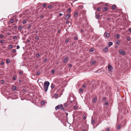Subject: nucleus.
<instances>
[{
  "instance_id": "f257e3e1",
  "label": "nucleus",
  "mask_w": 131,
  "mask_h": 131,
  "mask_svg": "<svg viewBox=\"0 0 131 131\" xmlns=\"http://www.w3.org/2000/svg\"><path fill=\"white\" fill-rule=\"evenodd\" d=\"M49 84L50 83L48 81H45L44 83V90L45 92H47Z\"/></svg>"
},
{
  "instance_id": "f03ea898",
  "label": "nucleus",
  "mask_w": 131,
  "mask_h": 131,
  "mask_svg": "<svg viewBox=\"0 0 131 131\" xmlns=\"http://www.w3.org/2000/svg\"><path fill=\"white\" fill-rule=\"evenodd\" d=\"M119 54H122L125 55L126 54L125 52L124 51L122 50H120L119 51Z\"/></svg>"
},
{
  "instance_id": "7ed1b4c3",
  "label": "nucleus",
  "mask_w": 131,
  "mask_h": 131,
  "mask_svg": "<svg viewBox=\"0 0 131 131\" xmlns=\"http://www.w3.org/2000/svg\"><path fill=\"white\" fill-rule=\"evenodd\" d=\"M113 67L110 64L108 65V70L110 71H112L113 69Z\"/></svg>"
},
{
  "instance_id": "20e7f679",
  "label": "nucleus",
  "mask_w": 131,
  "mask_h": 131,
  "mask_svg": "<svg viewBox=\"0 0 131 131\" xmlns=\"http://www.w3.org/2000/svg\"><path fill=\"white\" fill-rule=\"evenodd\" d=\"M68 58L67 57H65L64 59L63 60V62L64 63H66L67 62L68 60Z\"/></svg>"
},
{
  "instance_id": "39448f33",
  "label": "nucleus",
  "mask_w": 131,
  "mask_h": 131,
  "mask_svg": "<svg viewBox=\"0 0 131 131\" xmlns=\"http://www.w3.org/2000/svg\"><path fill=\"white\" fill-rule=\"evenodd\" d=\"M70 14H67L66 15L65 17L64 18V19H68L70 17Z\"/></svg>"
},
{
  "instance_id": "423d86ee",
  "label": "nucleus",
  "mask_w": 131,
  "mask_h": 131,
  "mask_svg": "<svg viewBox=\"0 0 131 131\" xmlns=\"http://www.w3.org/2000/svg\"><path fill=\"white\" fill-rule=\"evenodd\" d=\"M95 120L94 119L92 118L91 121V123L93 125V126H94V124L95 123Z\"/></svg>"
},
{
  "instance_id": "0eeeda50",
  "label": "nucleus",
  "mask_w": 131,
  "mask_h": 131,
  "mask_svg": "<svg viewBox=\"0 0 131 131\" xmlns=\"http://www.w3.org/2000/svg\"><path fill=\"white\" fill-rule=\"evenodd\" d=\"M104 35L105 36L108 37H109L110 36V34L108 33L107 32H106L105 33Z\"/></svg>"
},
{
  "instance_id": "6e6552de",
  "label": "nucleus",
  "mask_w": 131,
  "mask_h": 131,
  "mask_svg": "<svg viewBox=\"0 0 131 131\" xmlns=\"http://www.w3.org/2000/svg\"><path fill=\"white\" fill-rule=\"evenodd\" d=\"M58 106H59V109H61L62 110H64L62 104L59 105Z\"/></svg>"
},
{
  "instance_id": "1a4fd4ad",
  "label": "nucleus",
  "mask_w": 131,
  "mask_h": 131,
  "mask_svg": "<svg viewBox=\"0 0 131 131\" xmlns=\"http://www.w3.org/2000/svg\"><path fill=\"white\" fill-rule=\"evenodd\" d=\"M23 28V27L21 26H20L18 27V30L19 31H20Z\"/></svg>"
},
{
  "instance_id": "9d476101",
  "label": "nucleus",
  "mask_w": 131,
  "mask_h": 131,
  "mask_svg": "<svg viewBox=\"0 0 131 131\" xmlns=\"http://www.w3.org/2000/svg\"><path fill=\"white\" fill-rule=\"evenodd\" d=\"M113 43L112 42H109L108 43V47H110L111 46L113 45Z\"/></svg>"
},
{
  "instance_id": "9b49d317",
  "label": "nucleus",
  "mask_w": 131,
  "mask_h": 131,
  "mask_svg": "<svg viewBox=\"0 0 131 131\" xmlns=\"http://www.w3.org/2000/svg\"><path fill=\"white\" fill-rule=\"evenodd\" d=\"M108 50V49L107 48H105L103 49V51H104L106 52Z\"/></svg>"
},
{
  "instance_id": "f8f14e48",
  "label": "nucleus",
  "mask_w": 131,
  "mask_h": 131,
  "mask_svg": "<svg viewBox=\"0 0 131 131\" xmlns=\"http://www.w3.org/2000/svg\"><path fill=\"white\" fill-rule=\"evenodd\" d=\"M97 98L96 97H95L93 100L92 101L94 102H95L97 101Z\"/></svg>"
},
{
  "instance_id": "ddd939ff",
  "label": "nucleus",
  "mask_w": 131,
  "mask_h": 131,
  "mask_svg": "<svg viewBox=\"0 0 131 131\" xmlns=\"http://www.w3.org/2000/svg\"><path fill=\"white\" fill-rule=\"evenodd\" d=\"M94 48H91L89 50V52H93L94 50Z\"/></svg>"
},
{
  "instance_id": "4468645a",
  "label": "nucleus",
  "mask_w": 131,
  "mask_h": 131,
  "mask_svg": "<svg viewBox=\"0 0 131 131\" xmlns=\"http://www.w3.org/2000/svg\"><path fill=\"white\" fill-rule=\"evenodd\" d=\"M96 14V16H95V18L96 19H98V18H99V17H100V15L99 14H98L97 15H96V13H95Z\"/></svg>"
},
{
  "instance_id": "2eb2a0df",
  "label": "nucleus",
  "mask_w": 131,
  "mask_h": 131,
  "mask_svg": "<svg viewBox=\"0 0 131 131\" xmlns=\"http://www.w3.org/2000/svg\"><path fill=\"white\" fill-rule=\"evenodd\" d=\"M6 62L7 63H9L10 62V61L9 59H7L6 60Z\"/></svg>"
},
{
  "instance_id": "dca6fc26",
  "label": "nucleus",
  "mask_w": 131,
  "mask_h": 131,
  "mask_svg": "<svg viewBox=\"0 0 131 131\" xmlns=\"http://www.w3.org/2000/svg\"><path fill=\"white\" fill-rule=\"evenodd\" d=\"M16 89V86H14L12 87V89L13 90H15Z\"/></svg>"
},
{
  "instance_id": "f3484780",
  "label": "nucleus",
  "mask_w": 131,
  "mask_h": 131,
  "mask_svg": "<svg viewBox=\"0 0 131 131\" xmlns=\"http://www.w3.org/2000/svg\"><path fill=\"white\" fill-rule=\"evenodd\" d=\"M74 16L75 17H77L78 16L77 13V12H75L74 14Z\"/></svg>"
},
{
  "instance_id": "a211bd4d",
  "label": "nucleus",
  "mask_w": 131,
  "mask_h": 131,
  "mask_svg": "<svg viewBox=\"0 0 131 131\" xmlns=\"http://www.w3.org/2000/svg\"><path fill=\"white\" fill-rule=\"evenodd\" d=\"M55 85L53 83H52L51 84V88L52 89H53V88L54 87Z\"/></svg>"
},
{
  "instance_id": "6ab92c4d",
  "label": "nucleus",
  "mask_w": 131,
  "mask_h": 131,
  "mask_svg": "<svg viewBox=\"0 0 131 131\" xmlns=\"http://www.w3.org/2000/svg\"><path fill=\"white\" fill-rule=\"evenodd\" d=\"M68 104H69L67 102V103H65L64 104V106L65 107H67L68 105Z\"/></svg>"
},
{
  "instance_id": "aec40b11",
  "label": "nucleus",
  "mask_w": 131,
  "mask_h": 131,
  "mask_svg": "<svg viewBox=\"0 0 131 131\" xmlns=\"http://www.w3.org/2000/svg\"><path fill=\"white\" fill-rule=\"evenodd\" d=\"M115 36L117 39H118L119 38L120 36L119 34H117Z\"/></svg>"
},
{
  "instance_id": "412c9836",
  "label": "nucleus",
  "mask_w": 131,
  "mask_h": 131,
  "mask_svg": "<svg viewBox=\"0 0 131 131\" xmlns=\"http://www.w3.org/2000/svg\"><path fill=\"white\" fill-rule=\"evenodd\" d=\"M108 9L107 7H105L103 8V10L105 11H106Z\"/></svg>"
},
{
  "instance_id": "4be33fe9",
  "label": "nucleus",
  "mask_w": 131,
  "mask_h": 131,
  "mask_svg": "<svg viewBox=\"0 0 131 131\" xmlns=\"http://www.w3.org/2000/svg\"><path fill=\"white\" fill-rule=\"evenodd\" d=\"M121 126L120 125H118L117 127V129L118 130H119L120 129Z\"/></svg>"
},
{
  "instance_id": "5701e85b",
  "label": "nucleus",
  "mask_w": 131,
  "mask_h": 131,
  "mask_svg": "<svg viewBox=\"0 0 131 131\" xmlns=\"http://www.w3.org/2000/svg\"><path fill=\"white\" fill-rule=\"evenodd\" d=\"M13 46L12 45H9L8 46V47H9V48L10 49H11V48H13Z\"/></svg>"
},
{
  "instance_id": "b1692460",
  "label": "nucleus",
  "mask_w": 131,
  "mask_h": 131,
  "mask_svg": "<svg viewBox=\"0 0 131 131\" xmlns=\"http://www.w3.org/2000/svg\"><path fill=\"white\" fill-rule=\"evenodd\" d=\"M59 109V106L58 105L57 106L55 107V110H57L58 109Z\"/></svg>"
},
{
  "instance_id": "393cba45",
  "label": "nucleus",
  "mask_w": 131,
  "mask_h": 131,
  "mask_svg": "<svg viewBox=\"0 0 131 131\" xmlns=\"http://www.w3.org/2000/svg\"><path fill=\"white\" fill-rule=\"evenodd\" d=\"M95 62L96 61H93L91 62V63L92 65H93L95 63Z\"/></svg>"
},
{
  "instance_id": "a878e982",
  "label": "nucleus",
  "mask_w": 131,
  "mask_h": 131,
  "mask_svg": "<svg viewBox=\"0 0 131 131\" xmlns=\"http://www.w3.org/2000/svg\"><path fill=\"white\" fill-rule=\"evenodd\" d=\"M116 43L117 44L119 45L120 44V41L119 40H117L116 41Z\"/></svg>"
},
{
  "instance_id": "bb28decb",
  "label": "nucleus",
  "mask_w": 131,
  "mask_h": 131,
  "mask_svg": "<svg viewBox=\"0 0 131 131\" xmlns=\"http://www.w3.org/2000/svg\"><path fill=\"white\" fill-rule=\"evenodd\" d=\"M116 8V6L115 5H113L112 6V8L113 9H115Z\"/></svg>"
},
{
  "instance_id": "cd10ccee",
  "label": "nucleus",
  "mask_w": 131,
  "mask_h": 131,
  "mask_svg": "<svg viewBox=\"0 0 131 131\" xmlns=\"http://www.w3.org/2000/svg\"><path fill=\"white\" fill-rule=\"evenodd\" d=\"M40 72L39 71H38L36 75V76L39 75H40Z\"/></svg>"
},
{
  "instance_id": "c85d7f7f",
  "label": "nucleus",
  "mask_w": 131,
  "mask_h": 131,
  "mask_svg": "<svg viewBox=\"0 0 131 131\" xmlns=\"http://www.w3.org/2000/svg\"><path fill=\"white\" fill-rule=\"evenodd\" d=\"M55 72V70L54 69H52L51 71V73L53 74Z\"/></svg>"
},
{
  "instance_id": "c756f323",
  "label": "nucleus",
  "mask_w": 131,
  "mask_h": 131,
  "mask_svg": "<svg viewBox=\"0 0 131 131\" xmlns=\"http://www.w3.org/2000/svg\"><path fill=\"white\" fill-rule=\"evenodd\" d=\"M27 20H24L23 21V22L22 23L23 24H26L27 22Z\"/></svg>"
},
{
  "instance_id": "7c9ffc66",
  "label": "nucleus",
  "mask_w": 131,
  "mask_h": 131,
  "mask_svg": "<svg viewBox=\"0 0 131 131\" xmlns=\"http://www.w3.org/2000/svg\"><path fill=\"white\" fill-rule=\"evenodd\" d=\"M45 102L44 101H42L41 102V104L42 105H43L44 104H45Z\"/></svg>"
},
{
  "instance_id": "2f4dec72",
  "label": "nucleus",
  "mask_w": 131,
  "mask_h": 131,
  "mask_svg": "<svg viewBox=\"0 0 131 131\" xmlns=\"http://www.w3.org/2000/svg\"><path fill=\"white\" fill-rule=\"evenodd\" d=\"M16 52V50L15 49H13L12 51V52L13 53H15Z\"/></svg>"
},
{
  "instance_id": "473e14b6",
  "label": "nucleus",
  "mask_w": 131,
  "mask_h": 131,
  "mask_svg": "<svg viewBox=\"0 0 131 131\" xmlns=\"http://www.w3.org/2000/svg\"><path fill=\"white\" fill-rule=\"evenodd\" d=\"M52 7V6L51 5H49L48 6V8L49 9H51Z\"/></svg>"
},
{
  "instance_id": "72a5a7b5",
  "label": "nucleus",
  "mask_w": 131,
  "mask_h": 131,
  "mask_svg": "<svg viewBox=\"0 0 131 131\" xmlns=\"http://www.w3.org/2000/svg\"><path fill=\"white\" fill-rule=\"evenodd\" d=\"M69 41V40L68 39H66L65 40V43H67Z\"/></svg>"
},
{
  "instance_id": "f704fd0d",
  "label": "nucleus",
  "mask_w": 131,
  "mask_h": 131,
  "mask_svg": "<svg viewBox=\"0 0 131 131\" xmlns=\"http://www.w3.org/2000/svg\"><path fill=\"white\" fill-rule=\"evenodd\" d=\"M17 38V36H14L13 37V38L14 39H16Z\"/></svg>"
},
{
  "instance_id": "c9c22d12",
  "label": "nucleus",
  "mask_w": 131,
  "mask_h": 131,
  "mask_svg": "<svg viewBox=\"0 0 131 131\" xmlns=\"http://www.w3.org/2000/svg\"><path fill=\"white\" fill-rule=\"evenodd\" d=\"M42 6H43L45 8V7H46V6H47V5H46V4H43Z\"/></svg>"
},
{
  "instance_id": "e433bc0d",
  "label": "nucleus",
  "mask_w": 131,
  "mask_h": 131,
  "mask_svg": "<svg viewBox=\"0 0 131 131\" xmlns=\"http://www.w3.org/2000/svg\"><path fill=\"white\" fill-rule=\"evenodd\" d=\"M14 20L13 19H12L11 20H10V22L11 23H14Z\"/></svg>"
},
{
  "instance_id": "4c0bfd02",
  "label": "nucleus",
  "mask_w": 131,
  "mask_h": 131,
  "mask_svg": "<svg viewBox=\"0 0 131 131\" xmlns=\"http://www.w3.org/2000/svg\"><path fill=\"white\" fill-rule=\"evenodd\" d=\"M35 39L37 40H39V37L38 36H36Z\"/></svg>"
},
{
  "instance_id": "58836bf2",
  "label": "nucleus",
  "mask_w": 131,
  "mask_h": 131,
  "mask_svg": "<svg viewBox=\"0 0 131 131\" xmlns=\"http://www.w3.org/2000/svg\"><path fill=\"white\" fill-rule=\"evenodd\" d=\"M106 99V98L105 97H104L102 99V101L104 102L105 101Z\"/></svg>"
},
{
  "instance_id": "ea45409f",
  "label": "nucleus",
  "mask_w": 131,
  "mask_h": 131,
  "mask_svg": "<svg viewBox=\"0 0 131 131\" xmlns=\"http://www.w3.org/2000/svg\"><path fill=\"white\" fill-rule=\"evenodd\" d=\"M105 104L106 105H108V103L107 101H106L105 103Z\"/></svg>"
},
{
  "instance_id": "a19ab883",
  "label": "nucleus",
  "mask_w": 131,
  "mask_h": 131,
  "mask_svg": "<svg viewBox=\"0 0 131 131\" xmlns=\"http://www.w3.org/2000/svg\"><path fill=\"white\" fill-rule=\"evenodd\" d=\"M83 89L81 88L80 90V92H83Z\"/></svg>"
},
{
  "instance_id": "79ce46f5",
  "label": "nucleus",
  "mask_w": 131,
  "mask_h": 131,
  "mask_svg": "<svg viewBox=\"0 0 131 131\" xmlns=\"http://www.w3.org/2000/svg\"><path fill=\"white\" fill-rule=\"evenodd\" d=\"M0 37L1 38H3L4 37V36L3 34L0 35Z\"/></svg>"
},
{
  "instance_id": "37998d69",
  "label": "nucleus",
  "mask_w": 131,
  "mask_h": 131,
  "mask_svg": "<svg viewBox=\"0 0 131 131\" xmlns=\"http://www.w3.org/2000/svg\"><path fill=\"white\" fill-rule=\"evenodd\" d=\"M0 42L1 43H4V40H1Z\"/></svg>"
},
{
  "instance_id": "c03bdc74",
  "label": "nucleus",
  "mask_w": 131,
  "mask_h": 131,
  "mask_svg": "<svg viewBox=\"0 0 131 131\" xmlns=\"http://www.w3.org/2000/svg\"><path fill=\"white\" fill-rule=\"evenodd\" d=\"M31 27V25L30 24H29L28 27V29H29Z\"/></svg>"
},
{
  "instance_id": "a18cd8bd",
  "label": "nucleus",
  "mask_w": 131,
  "mask_h": 131,
  "mask_svg": "<svg viewBox=\"0 0 131 131\" xmlns=\"http://www.w3.org/2000/svg\"><path fill=\"white\" fill-rule=\"evenodd\" d=\"M71 11V9L70 8H68L67 10V11L68 12H70Z\"/></svg>"
},
{
  "instance_id": "49530a36",
  "label": "nucleus",
  "mask_w": 131,
  "mask_h": 131,
  "mask_svg": "<svg viewBox=\"0 0 131 131\" xmlns=\"http://www.w3.org/2000/svg\"><path fill=\"white\" fill-rule=\"evenodd\" d=\"M78 108V107L77 106H75L74 107V108L75 109H77Z\"/></svg>"
},
{
  "instance_id": "de8ad7c7",
  "label": "nucleus",
  "mask_w": 131,
  "mask_h": 131,
  "mask_svg": "<svg viewBox=\"0 0 131 131\" xmlns=\"http://www.w3.org/2000/svg\"><path fill=\"white\" fill-rule=\"evenodd\" d=\"M16 77L15 76H14L13 77L12 79L13 80H15L16 79Z\"/></svg>"
},
{
  "instance_id": "09e8293b",
  "label": "nucleus",
  "mask_w": 131,
  "mask_h": 131,
  "mask_svg": "<svg viewBox=\"0 0 131 131\" xmlns=\"http://www.w3.org/2000/svg\"><path fill=\"white\" fill-rule=\"evenodd\" d=\"M130 37H128L127 38V40L128 41H129L130 40Z\"/></svg>"
},
{
  "instance_id": "8fccbe9b",
  "label": "nucleus",
  "mask_w": 131,
  "mask_h": 131,
  "mask_svg": "<svg viewBox=\"0 0 131 131\" xmlns=\"http://www.w3.org/2000/svg\"><path fill=\"white\" fill-rule=\"evenodd\" d=\"M101 10V8L100 7H98L97 8V10L98 11H100Z\"/></svg>"
},
{
  "instance_id": "3c124183",
  "label": "nucleus",
  "mask_w": 131,
  "mask_h": 131,
  "mask_svg": "<svg viewBox=\"0 0 131 131\" xmlns=\"http://www.w3.org/2000/svg\"><path fill=\"white\" fill-rule=\"evenodd\" d=\"M4 63L3 62H2L0 64L1 65H3L4 64Z\"/></svg>"
},
{
  "instance_id": "603ef678",
  "label": "nucleus",
  "mask_w": 131,
  "mask_h": 131,
  "mask_svg": "<svg viewBox=\"0 0 131 131\" xmlns=\"http://www.w3.org/2000/svg\"><path fill=\"white\" fill-rule=\"evenodd\" d=\"M23 73V71H20L19 72V74H22Z\"/></svg>"
},
{
  "instance_id": "864d4df0",
  "label": "nucleus",
  "mask_w": 131,
  "mask_h": 131,
  "mask_svg": "<svg viewBox=\"0 0 131 131\" xmlns=\"http://www.w3.org/2000/svg\"><path fill=\"white\" fill-rule=\"evenodd\" d=\"M86 86L85 84H83L82 85V87L83 88H85Z\"/></svg>"
},
{
  "instance_id": "5fc2aeb1",
  "label": "nucleus",
  "mask_w": 131,
  "mask_h": 131,
  "mask_svg": "<svg viewBox=\"0 0 131 131\" xmlns=\"http://www.w3.org/2000/svg\"><path fill=\"white\" fill-rule=\"evenodd\" d=\"M19 48H20V46H19L17 45V49H19Z\"/></svg>"
},
{
  "instance_id": "6e6d98bb",
  "label": "nucleus",
  "mask_w": 131,
  "mask_h": 131,
  "mask_svg": "<svg viewBox=\"0 0 131 131\" xmlns=\"http://www.w3.org/2000/svg\"><path fill=\"white\" fill-rule=\"evenodd\" d=\"M106 131H110V129L109 128H107Z\"/></svg>"
},
{
  "instance_id": "4d7b16f0",
  "label": "nucleus",
  "mask_w": 131,
  "mask_h": 131,
  "mask_svg": "<svg viewBox=\"0 0 131 131\" xmlns=\"http://www.w3.org/2000/svg\"><path fill=\"white\" fill-rule=\"evenodd\" d=\"M47 61V58L45 59L44 60V61L45 62H46Z\"/></svg>"
},
{
  "instance_id": "13d9d810",
  "label": "nucleus",
  "mask_w": 131,
  "mask_h": 131,
  "mask_svg": "<svg viewBox=\"0 0 131 131\" xmlns=\"http://www.w3.org/2000/svg\"><path fill=\"white\" fill-rule=\"evenodd\" d=\"M86 116L85 115L83 117L84 119H85L86 118Z\"/></svg>"
},
{
  "instance_id": "bf43d9fd",
  "label": "nucleus",
  "mask_w": 131,
  "mask_h": 131,
  "mask_svg": "<svg viewBox=\"0 0 131 131\" xmlns=\"http://www.w3.org/2000/svg\"><path fill=\"white\" fill-rule=\"evenodd\" d=\"M74 39L75 40H77L78 39V37H75Z\"/></svg>"
},
{
  "instance_id": "052dcab7",
  "label": "nucleus",
  "mask_w": 131,
  "mask_h": 131,
  "mask_svg": "<svg viewBox=\"0 0 131 131\" xmlns=\"http://www.w3.org/2000/svg\"><path fill=\"white\" fill-rule=\"evenodd\" d=\"M39 56V54H37L36 55V57H38Z\"/></svg>"
},
{
  "instance_id": "680f3d73",
  "label": "nucleus",
  "mask_w": 131,
  "mask_h": 131,
  "mask_svg": "<svg viewBox=\"0 0 131 131\" xmlns=\"http://www.w3.org/2000/svg\"><path fill=\"white\" fill-rule=\"evenodd\" d=\"M63 15L61 13H60L59 14V16H62V15Z\"/></svg>"
},
{
  "instance_id": "e2e57ef3",
  "label": "nucleus",
  "mask_w": 131,
  "mask_h": 131,
  "mask_svg": "<svg viewBox=\"0 0 131 131\" xmlns=\"http://www.w3.org/2000/svg\"><path fill=\"white\" fill-rule=\"evenodd\" d=\"M128 30L129 31L131 32V28H129L128 29Z\"/></svg>"
},
{
  "instance_id": "0e129e2a",
  "label": "nucleus",
  "mask_w": 131,
  "mask_h": 131,
  "mask_svg": "<svg viewBox=\"0 0 131 131\" xmlns=\"http://www.w3.org/2000/svg\"><path fill=\"white\" fill-rule=\"evenodd\" d=\"M66 24H68L69 23V20H67L66 22Z\"/></svg>"
},
{
  "instance_id": "69168bd1",
  "label": "nucleus",
  "mask_w": 131,
  "mask_h": 131,
  "mask_svg": "<svg viewBox=\"0 0 131 131\" xmlns=\"http://www.w3.org/2000/svg\"><path fill=\"white\" fill-rule=\"evenodd\" d=\"M72 66V65L71 64H70L69 65V67H70V68Z\"/></svg>"
},
{
  "instance_id": "338daca9",
  "label": "nucleus",
  "mask_w": 131,
  "mask_h": 131,
  "mask_svg": "<svg viewBox=\"0 0 131 131\" xmlns=\"http://www.w3.org/2000/svg\"><path fill=\"white\" fill-rule=\"evenodd\" d=\"M14 28L15 29H17V26H14Z\"/></svg>"
},
{
  "instance_id": "774afa93",
  "label": "nucleus",
  "mask_w": 131,
  "mask_h": 131,
  "mask_svg": "<svg viewBox=\"0 0 131 131\" xmlns=\"http://www.w3.org/2000/svg\"><path fill=\"white\" fill-rule=\"evenodd\" d=\"M60 32V30H58V33H59Z\"/></svg>"
}]
</instances>
